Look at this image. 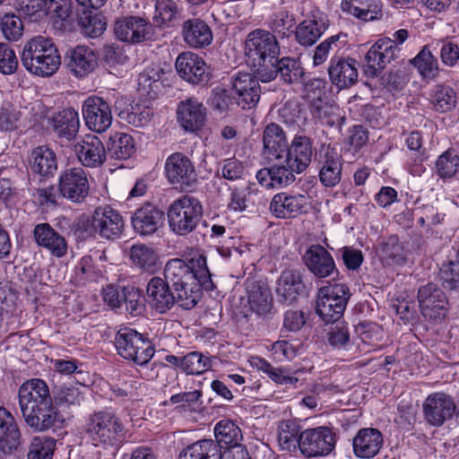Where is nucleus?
Listing matches in <instances>:
<instances>
[{"mask_svg":"<svg viewBox=\"0 0 459 459\" xmlns=\"http://www.w3.org/2000/svg\"><path fill=\"white\" fill-rule=\"evenodd\" d=\"M164 276L178 295V305L184 309L193 308L200 299L202 287L212 282L206 258L202 255L186 260L170 259L165 265Z\"/></svg>","mask_w":459,"mask_h":459,"instance_id":"obj_1","label":"nucleus"},{"mask_svg":"<svg viewBox=\"0 0 459 459\" xmlns=\"http://www.w3.org/2000/svg\"><path fill=\"white\" fill-rule=\"evenodd\" d=\"M21 62L30 74L39 77H49L58 70L61 56L51 39L37 36L24 44Z\"/></svg>","mask_w":459,"mask_h":459,"instance_id":"obj_2","label":"nucleus"},{"mask_svg":"<svg viewBox=\"0 0 459 459\" xmlns=\"http://www.w3.org/2000/svg\"><path fill=\"white\" fill-rule=\"evenodd\" d=\"M245 54L258 74L259 69L267 70L273 66L280 54V47L277 39L270 31L256 29L250 31L245 41Z\"/></svg>","mask_w":459,"mask_h":459,"instance_id":"obj_3","label":"nucleus"},{"mask_svg":"<svg viewBox=\"0 0 459 459\" xmlns=\"http://www.w3.org/2000/svg\"><path fill=\"white\" fill-rule=\"evenodd\" d=\"M167 214L171 231L178 236H186L198 225L203 206L196 198L185 195L172 202Z\"/></svg>","mask_w":459,"mask_h":459,"instance_id":"obj_4","label":"nucleus"},{"mask_svg":"<svg viewBox=\"0 0 459 459\" xmlns=\"http://www.w3.org/2000/svg\"><path fill=\"white\" fill-rule=\"evenodd\" d=\"M350 297L345 283L329 282L318 290L316 311L326 324L334 323L342 316Z\"/></svg>","mask_w":459,"mask_h":459,"instance_id":"obj_5","label":"nucleus"},{"mask_svg":"<svg viewBox=\"0 0 459 459\" xmlns=\"http://www.w3.org/2000/svg\"><path fill=\"white\" fill-rule=\"evenodd\" d=\"M117 354L136 365H146L154 356L155 350L152 342L134 329L124 327L117 331L115 337Z\"/></svg>","mask_w":459,"mask_h":459,"instance_id":"obj_6","label":"nucleus"},{"mask_svg":"<svg viewBox=\"0 0 459 459\" xmlns=\"http://www.w3.org/2000/svg\"><path fill=\"white\" fill-rule=\"evenodd\" d=\"M124 427L111 412L100 411L91 416L88 424V442L94 446L112 445L123 436Z\"/></svg>","mask_w":459,"mask_h":459,"instance_id":"obj_7","label":"nucleus"},{"mask_svg":"<svg viewBox=\"0 0 459 459\" xmlns=\"http://www.w3.org/2000/svg\"><path fill=\"white\" fill-rule=\"evenodd\" d=\"M335 443L336 437L333 429L324 426L307 429L299 437V448L307 458L328 455L333 450Z\"/></svg>","mask_w":459,"mask_h":459,"instance_id":"obj_8","label":"nucleus"},{"mask_svg":"<svg viewBox=\"0 0 459 459\" xmlns=\"http://www.w3.org/2000/svg\"><path fill=\"white\" fill-rule=\"evenodd\" d=\"M418 303L423 317L430 322H441L448 310L447 299L436 284L428 283L418 290Z\"/></svg>","mask_w":459,"mask_h":459,"instance_id":"obj_9","label":"nucleus"},{"mask_svg":"<svg viewBox=\"0 0 459 459\" xmlns=\"http://www.w3.org/2000/svg\"><path fill=\"white\" fill-rule=\"evenodd\" d=\"M426 422L432 427H441L452 419L456 411L453 398L443 392L429 394L422 405Z\"/></svg>","mask_w":459,"mask_h":459,"instance_id":"obj_10","label":"nucleus"},{"mask_svg":"<svg viewBox=\"0 0 459 459\" xmlns=\"http://www.w3.org/2000/svg\"><path fill=\"white\" fill-rule=\"evenodd\" d=\"M399 46L389 38L379 39L368 51L365 61V73L368 76L375 77L398 56Z\"/></svg>","mask_w":459,"mask_h":459,"instance_id":"obj_11","label":"nucleus"},{"mask_svg":"<svg viewBox=\"0 0 459 459\" xmlns=\"http://www.w3.org/2000/svg\"><path fill=\"white\" fill-rule=\"evenodd\" d=\"M124 229V221L120 213L110 206L95 209L88 230L107 239H115Z\"/></svg>","mask_w":459,"mask_h":459,"instance_id":"obj_12","label":"nucleus"},{"mask_svg":"<svg viewBox=\"0 0 459 459\" xmlns=\"http://www.w3.org/2000/svg\"><path fill=\"white\" fill-rule=\"evenodd\" d=\"M152 25L145 18L126 16L118 19L114 27L117 39L126 43H141L152 36Z\"/></svg>","mask_w":459,"mask_h":459,"instance_id":"obj_13","label":"nucleus"},{"mask_svg":"<svg viewBox=\"0 0 459 459\" xmlns=\"http://www.w3.org/2000/svg\"><path fill=\"white\" fill-rule=\"evenodd\" d=\"M165 173L169 183L180 187L191 186L197 180L194 164L181 152L172 153L167 158Z\"/></svg>","mask_w":459,"mask_h":459,"instance_id":"obj_14","label":"nucleus"},{"mask_svg":"<svg viewBox=\"0 0 459 459\" xmlns=\"http://www.w3.org/2000/svg\"><path fill=\"white\" fill-rule=\"evenodd\" d=\"M18 396L22 416L33 412L39 405L52 402L47 384L38 378L23 383L19 388Z\"/></svg>","mask_w":459,"mask_h":459,"instance_id":"obj_15","label":"nucleus"},{"mask_svg":"<svg viewBox=\"0 0 459 459\" xmlns=\"http://www.w3.org/2000/svg\"><path fill=\"white\" fill-rule=\"evenodd\" d=\"M146 301L156 312L164 314L178 304V295L170 290L165 279L154 276L146 287Z\"/></svg>","mask_w":459,"mask_h":459,"instance_id":"obj_16","label":"nucleus"},{"mask_svg":"<svg viewBox=\"0 0 459 459\" xmlns=\"http://www.w3.org/2000/svg\"><path fill=\"white\" fill-rule=\"evenodd\" d=\"M176 69L184 80L193 84H199L209 79L208 66L197 54L187 51L178 55Z\"/></svg>","mask_w":459,"mask_h":459,"instance_id":"obj_17","label":"nucleus"},{"mask_svg":"<svg viewBox=\"0 0 459 459\" xmlns=\"http://www.w3.org/2000/svg\"><path fill=\"white\" fill-rule=\"evenodd\" d=\"M232 96L243 108H251L260 99L257 79L247 73H238L232 81Z\"/></svg>","mask_w":459,"mask_h":459,"instance_id":"obj_18","label":"nucleus"},{"mask_svg":"<svg viewBox=\"0 0 459 459\" xmlns=\"http://www.w3.org/2000/svg\"><path fill=\"white\" fill-rule=\"evenodd\" d=\"M308 198L306 195L276 194L271 203L270 211L276 218H294L307 212Z\"/></svg>","mask_w":459,"mask_h":459,"instance_id":"obj_19","label":"nucleus"},{"mask_svg":"<svg viewBox=\"0 0 459 459\" xmlns=\"http://www.w3.org/2000/svg\"><path fill=\"white\" fill-rule=\"evenodd\" d=\"M86 174L82 168H73L65 171L59 179V193L75 203L84 200L86 194Z\"/></svg>","mask_w":459,"mask_h":459,"instance_id":"obj_20","label":"nucleus"},{"mask_svg":"<svg viewBox=\"0 0 459 459\" xmlns=\"http://www.w3.org/2000/svg\"><path fill=\"white\" fill-rule=\"evenodd\" d=\"M163 220V212L152 204H145L137 209L131 217L134 230L143 236L157 231L162 225Z\"/></svg>","mask_w":459,"mask_h":459,"instance_id":"obj_21","label":"nucleus"},{"mask_svg":"<svg viewBox=\"0 0 459 459\" xmlns=\"http://www.w3.org/2000/svg\"><path fill=\"white\" fill-rule=\"evenodd\" d=\"M329 78L340 89L352 86L358 81V67L352 58L333 57L328 67Z\"/></svg>","mask_w":459,"mask_h":459,"instance_id":"obj_22","label":"nucleus"},{"mask_svg":"<svg viewBox=\"0 0 459 459\" xmlns=\"http://www.w3.org/2000/svg\"><path fill=\"white\" fill-rule=\"evenodd\" d=\"M269 70L259 69L258 76L262 82H270L277 75L287 83L297 82L303 75V69L299 63L290 57H283L273 62V66H269Z\"/></svg>","mask_w":459,"mask_h":459,"instance_id":"obj_23","label":"nucleus"},{"mask_svg":"<svg viewBox=\"0 0 459 459\" xmlns=\"http://www.w3.org/2000/svg\"><path fill=\"white\" fill-rule=\"evenodd\" d=\"M305 264L315 276L325 278L335 270L332 255L322 246H311L304 255Z\"/></svg>","mask_w":459,"mask_h":459,"instance_id":"obj_24","label":"nucleus"},{"mask_svg":"<svg viewBox=\"0 0 459 459\" xmlns=\"http://www.w3.org/2000/svg\"><path fill=\"white\" fill-rule=\"evenodd\" d=\"M33 238L38 246L56 257H62L67 252L65 238L48 223L37 224L33 230Z\"/></svg>","mask_w":459,"mask_h":459,"instance_id":"obj_25","label":"nucleus"},{"mask_svg":"<svg viewBox=\"0 0 459 459\" xmlns=\"http://www.w3.org/2000/svg\"><path fill=\"white\" fill-rule=\"evenodd\" d=\"M341 9L363 22L377 21L383 17L381 0H342Z\"/></svg>","mask_w":459,"mask_h":459,"instance_id":"obj_26","label":"nucleus"},{"mask_svg":"<svg viewBox=\"0 0 459 459\" xmlns=\"http://www.w3.org/2000/svg\"><path fill=\"white\" fill-rule=\"evenodd\" d=\"M23 418L30 428L38 431L59 428L63 423V418L52 402L39 405L33 412L25 414Z\"/></svg>","mask_w":459,"mask_h":459,"instance_id":"obj_27","label":"nucleus"},{"mask_svg":"<svg viewBox=\"0 0 459 459\" xmlns=\"http://www.w3.org/2000/svg\"><path fill=\"white\" fill-rule=\"evenodd\" d=\"M383 442V436L378 429H362L353 438V452L357 457L372 458L378 454Z\"/></svg>","mask_w":459,"mask_h":459,"instance_id":"obj_28","label":"nucleus"},{"mask_svg":"<svg viewBox=\"0 0 459 459\" xmlns=\"http://www.w3.org/2000/svg\"><path fill=\"white\" fill-rule=\"evenodd\" d=\"M112 124L108 104L100 97H88V130L96 133L107 131Z\"/></svg>","mask_w":459,"mask_h":459,"instance_id":"obj_29","label":"nucleus"},{"mask_svg":"<svg viewBox=\"0 0 459 459\" xmlns=\"http://www.w3.org/2000/svg\"><path fill=\"white\" fill-rule=\"evenodd\" d=\"M178 118L182 127L190 132L198 131L205 121V108L195 99L181 101L178 108Z\"/></svg>","mask_w":459,"mask_h":459,"instance_id":"obj_30","label":"nucleus"},{"mask_svg":"<svg viewBox=\"0 0 459 459\" xmlns=\"http://www.w3.org/2000/svg\"><path fill=\"white\" fill-rule=\"evenodd\" d=\"M312 157V144L308 137L296 135L287 150L284 161L290 164L296 173H301L310 164Z\"/></svg>","mask_w":459,"mask_h":459,"instance_id":"obj_31","label":"nucleus"},{"mask_svg":"<svg viewBox=\"0 0 459 459\" xmlns=\"http://www.w3.org/2000/svg\"><path fill=\"white\" fill-rule=\"evenodd\" d=\"M126 100L121 98L117 100L115 104V109L117 117L135 127H144L150 124L153 117V112L151 108L136 103L134 105H126Z\"/></svg>","mask_w":459,"mask_h":459,"instance_id":"obj_32","label":"nucleus"},{"mask_svg":"<svg viewBox=\"0 0 459 459\" xmlns=\"http://www.w3.org/2000/svg\"><path fill=\"white\" fill-rule=\"evenodd\" d=\"M328 20L326 16L317 12L308 19L303 21L296 29V38L303 46L313 45L327 30Z\"/></svg>","mask_w":459,"mask_h":459,"instance_id":"obj_33","label":"nucleus"},{"mask_svg":"<svg viewBox=\"0 0 459 459\" xmlns=\"http://www.w3.org/2000/svg\"><path fill=\"white\" fill-rule=\"evenodd\" d=\"M182 34L185 42L191 48H202L213 39L211 28L200 19H189L183 23Z\"/></svg>","mask_w":459,"mask_h":459,"instance_id":"obj_34","label":"nucleus"},{"mask_svg":"<svg viewBox=\"0 0 459 459\" xmlns=\"http://www.w3.org/2000/svg\"><path fill=\"white\" fill-rule=\"evenodd\" d=\"M286 135L282 128L274 123L268 125L263 134L264 156L269 160H280L286 151Z\"/></svg>","mask_w":459,"mask_h":459,"instance_id":"obj_35","label":"nucleus"},{"mask_svg":"<svg viewBox=\"0 0 459 459\" xmlns=\"http://www.w3.org/2000/svg\"><path fill=\"white\" fill-rule=\"evenodd\" d=\"M21 444V433L14 418L5 408L0 407V450L12 453Z\"/></svg>","mask_w":459,"mask_h":459,"instance_id":"obj_36","label":"nucleus"},{"mask_svg":"<svg viewBox=\"0 0 459 459\" xmlns=\"http://www.w3.org/2000/svg\"><path fill=\"white\" fill-rule=\"evenodd\" d=\"M29 164L33 173L43 178L53 177L57 169L56 153L45 145L38 146L31 151Z\"/></svg>","mask_w":459,"mask_h":459,"instance_id":"obj_37","label":"nucleus"},{"mask_svg":"<svg viewBox=\"0 0 459 459\" xmlns=\"http://www.w3.org/2000/svg\"><path fill=\"white\" fill-rule=\"evenodd\" d=\"M48 15L52 14L53 25L60 30H75L74 22L76 20V7L71 4V8L75 11H70L67 7L66 0H48Z\"/></svg>","mask_w":459,"mask_h":459,"instance_id":"obj_38","label":"nucleus"},{"mask_svg":"<svg viewBox=\"0 0 459 459\" xmlns=\"http://www.w3.org/2000/svg\"><path fill=\"white\" fill-rule=\"evenodd\" d=\"M247 304L251 311L259 316H267L273 307L271 291L265 285L252 282L247 286Z\"/></svg>","mask_w":459,"mask_h":459,"instance_id":"obj_39","label":"nucleus"},{"mask_svg":"<svg viewBox=\"0 0 459 459\" xmlns=\"http://www.w3.org/2000/svg\"><path fill=\"white\" fill-rule=\"evenodd\" d=\"M178 459H222V451L214 440L203 439L182 449Z\"/></svg>","mask_w":459,"mask_h":459,"instance_id":"obj_40","label":"nucleus"},{"mask_svg":"<svg viewBox=\"0 0 459 459\" xmlns=\"http://www.w3.org/2000/svg\"><path fill=\"white\" fill-rule=\"evenodd\" d=\"M303 288L300 276L293 271H284L278 280L276 293L281 301H295Z\"/></svg>","mask_w":459,"mask_h":459,"instance_id":"obj_41","label":"nucleus"},{"mask_svg":"<svg viewBox=\"0 0 459 459\" xmlns=\"http://www.w3.org/2000/svg\"><path fill=\"white\" fill-rule=\"evenodd\" d=\"M53 126L60 137L73 138L79 129L77 112L74 108H65L59 111L53 118Z\"/></svg>","mask_w":459,"mask_h":459,"instance_id":"obj_42","label":"nucleus"},{"mask_svg":"<svg viewBox=\"0 0 459 459\" xmlns=\"http://www.w3.org/2000/svg\"><path fill=\"white\" fill-rule=\"evenodd\" d=\"M130 258L135 266L149 273H155L160 267L158 255L145 245L133 246L130 249Z\"/></svg>","mask_w":459,"mask_h":459,"instance_id":"obj_43","label":"nucleus"},{"mask_svg":"<svg viewBox=\"0 0 459 459\" xmlns=\"http://www.w3.org/2000/svg\"><path fill=\"white\" fill-rule=\"evenodd\" d=\"M216 443L221 446H238L242 440V432L240 428L232 420H222L219 421L214 428Z\"/></svg>","mask_w":459,"mask_h":459,"instance_id":"obj_44","label":"nucleus"},{"mask_svg":"<svg viewBox=\"0 0 459 459\" xmlns=\"http://www.w3.org/2000/svg\"><path fill=\"white\" fill-rule=\"evenodd\" d=\"M378 255L382 262L389 266L401 265L405 262L403 247L395 236L389 237L381 244Z\"/></svg>","mask_w":459,"mask_h":459,"instance_id":"obj_45","label":"nucleus"},{"mask_svg":"<svg viewBox=\"0 0 459 459\" xmlns=\"http://www.w3.org/2000/svg\"><path fill=\"white\" fill-rule=\"evenodd\" d=\"M179 10L173 0H157L153 22L160 28H170L178 18Z\"/></svg>","mask_w":459,"mask_h":459,"instance_id":"obj_46","label":"nucleus"},{"mask_svg":"<svg viewBox=\"0 0 459 459\" xmlns=\"http://www.w3.org/2000/svg\"><path fill=\"white\" fill-rule=\"evenodd\" d=\"M342 166L336 152H327L320 170V180L325 186H334L341 180Z\"/></svg>","mask_w":459,"mask_h":459,"instance_id":"obj_47","label":"nucleus"},{"mask_svg":"<svg viewBox=\"0 0 459 459\" xmlns=\"http://www.w3.org/2000/svg\"><path fill=\"white\" fill-rule=\"evenodd\" d=\"M108 150L114 158L126 160L135 152L134 141L130 134L117 132L110 136Z\"/></svg>","mask_w":459,"mask_h":459,"instance_id":"obj_48","label":"nucleus"},{"mask_svg":"<svg viewBox=\"0 0 459 459\" xmlns=\"http://www.w3.org/2000/svg\"><path fill=\"white\" fill-rule=\"evenodd\" d=\"M411 63L423 78L434 79L438 74L437 59L427 47H424L418 55L411 59Z\"/></svg>","mask_w":459,"mask_h":459,"instance_id":"obj_49","label":"nucleus"},{"mask_svg":"<svg viewBox=\"0 0 459 459\" xmlns=\"http://www.w3.org/2000/svg\"><path fill=\"white\" fill-rule=\"evenodd\" d=\"M436 169L440 178L455 177L459 170V155L456 151L448 149L440 154L436 161Z\"/></svg>","mask_w":459,"mask_h":459,"instance_id":"obj_50","label":"nucleus"},{"mask_svg":"<svg viewBox=\"0 0 459 459\" xmlns=\"http://www.w3.org/2000/svg\"><path fill=\"white\" fill-rule=\"evenodd\" d=\"M66 66L69 72L77 78L86 76V47L76 46L66 52Z\"/></svg>","mask_w":459,"mask_h":459,"instance_id":"obj_51","label":"nucleus"},{"mask_svg":"<svg viewBox=\"0 0 459 459\" xmlns=\"http://www.w3.org/2000/svg\"><path fill=\"white\" fill-rule=\"evenodd\" d=\"M48 0H16L17 10L31 22L48 16Z\"/></svg>","mask_w":459,"mask_h":459,"instance_id":"obj_52","label":"nucleus"},{"mask_svg":"<svg viewBox=\"0 0 459 459\" xmlns=\"http://www.w3.org/2000/svg\"><path fill=\"white\" fill-rule=\"evenodd\" d=\"M457 102L456 93L448 86H437L432 95V104L435 109L441 113L453 110Z\"/></svg>","mask_w":459,"mask_h":459,"instance_id":"obj_53","label":"nucleus"},{"mask_svg":"<svg viewBox=\"0 0 459 459\" xmlns=\"http://www.w3.org/2000/svg\"><path fill=\"white\" fill-rule=\"evenodd\" d=\"M299 427L290 420L281 421L278 427V443L282 450L292 451L299 446Z\"/></svg>","mask_w":459,"mask_h":459,"instance_id":"obj_54","label":"nucleus"},{"mask_svg":"<svg viewBox=\"0 0 459 459\" xmlns=\"http://www.w3.org/2000/svg\"><path fill=\"white\" fill-rule=\"evenodd\" d=\"M0 30L10 41H17L23 34L24 25L20 16L5 13L0 17Z\"/></svg>","mask_w":459,"mask_h":459,"instance_id":"obj_55","label":"nucleus"},{"mask_svg":"<svg viewBox=\"0 0 459 459\" xmlns=\"http://www.w3.org/2000/svg\"><path fill=\"white\" fill-rule=\"evenodd\" d=\"M126 312L131 316H138L145 310L144 299L141 291L133 286L123 288V300Z\"/></svg>","mask_w":459,"mask_h":459,"instance_id":"obj_56","label":"nucleus"},{"mask_svg":"<svg viewBox=\"0 0 459 459\" xmlns=\"http://www.w3.org/2000/svg\"><path fill=\"white\" fill-rule=\"evenodd\" d=\"M276 161L271 167V172L273 176V187L279 188L290 185L294 181L296 169L284 161L283 157L280 160H274Z\"/></svg>","mask_w":459,"mask_h":459,"instance_id":"obj_57","label":"nucleus"},{"mask_svg":"<svg viewBox=\"0 0 459 459\" xmlns=\"http://www.w3.org/2000/svg\"><path fill=\"white\" fill-rule=\"evenodd\" d=\"M56 439L48 437H35L30 446L28 459H52Z\"/></svg>","mask_w":459,"mask_h":459,"instance_id":"obj_58","label":"nucleus"},{"mask_svg":"<svg viewBox=\"0 0 459 459\" xmlns=\"http://www.w3.org/2000/svg\"><path fill=\"white\" fill-rule=\"evenodd\" d=\"M356 333L365 344L372 346L373 349L381 347V341L384 338L383 329L374 323L359 324L356 327Z\"/></svg>","mask_w":459,"mask_h":459,"instance_id":"obj_59","label":"nucleus"},{"mask_svg":"<svg viewBox=\"0 0 459 459\" xmlns=\"http://www.w3.org/2000/svg\"><path fill=\"white\" fill-rule=\"evenodd\" d=\"M211 367L209 359L202 353L193 351L183 357L182 370L186 374L200 375Z\"/></svg>","mask_w":459,"mask_h":459,"instance_id":"obj_60","label":"nucleus"},{"mask_svg":"<svg viewBox=\"0 0 459 459\" xmlns=\"http://www.w3.org/2000/svg\"><path fill=\"white\" fill-rule=\"evenodd\" d=\"M103 143L96 135L88 134V167H98L106 160Z\"/></svg>","mask_w":459,"mask_h":459,"instance_id":"obj_61","label":"nucleus"},{"mask_svg":"<svg viewBox=\"0 0 459 459\" xmlns=\"http://www.w3.org/2000/svg\"><path fill=\"white\" fill-rule=\"evenodd\" d=\"M21 112L12 104L6 103L0 108V131H13L18 127Z\"/></svg>","mask_w":459,"mask_h":459,"instance_id":"obj_62","label":"nucleus"},{"mask_svg":"<svg viewBox=\"0 0 459 459\" xmlns=\"http://www.w3.org/2000/svg\"><path fill=\"white\" fill-rule=\"evenodd\" d=\"M18 67V59L14 50L6 43H0V72L13 74Z\"/></svg>","mask_w":459,"mask_h":459,"instance_id":"obj_63","label":"nucleus"},{"mask_svg":"<svg viewBox=\"0 0 459 459\" xmlns=\"http://www.w3.org/2000/svg\"><path fill=\"white\" fill-rule=\"evenodd\" d=\"M440 279L443 285L447 289H456L459 287V262L454 261L444 264L440 269Z\"/></svg>","mask_w":459,"mask_h":459,"instance_id":"obj_64","label":"nucleus"}]
</instances>
